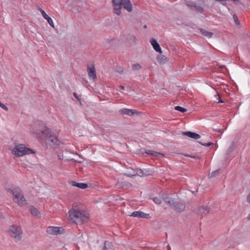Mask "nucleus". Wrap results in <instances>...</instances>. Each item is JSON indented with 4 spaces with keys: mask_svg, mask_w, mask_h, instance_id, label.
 <instances>
[{
    "mask_svg": "<svg viewBox=\"0 0 250 250\" xmlns=\"http://www.w3.org/2000/svg\"><path fill=\"white\" fill-rule=\"evenodd\" d=\"M32 132L37 138L45 140L50 146H59L61 144L57 136L44 124L41 125L39 129L33 130Z\"/></svg>",
    "mask_w": 250,
    "mask_h": 250,
    "instance_id": "nucleus-1",
    "label": "nucleus"
},
{
    "mask_svg": "<svg viewBox=\"0 0 250 250\" xmlns=\"http://www.w3.org/2000/svg\"><path fill=\"white\" fill-rule=\"evenodd\" d=\"M68 219L77 225L84 224L89 220V214L85 209L73 205L68 212Z\"/></svg>",
    "mask_w": 250,
    "mask_h": 250,
    "instance_id": "nucleus-2",
    "label": "nucleus"
},
{
    "mask_svg": "<svg viewBox=\"0 0 250 250\" xmlns=\"http://www.w3.org/2000/svg\"><path fill=\"white\" fill-rule=\"evenodd\" d=\"M163 199L165 202L171 207L175 211L181 212L183 211L186 208L185 203L179 199H174L166 196L163 197Z\"/></svg>",
    "mask_w": 250,
    "mask_h": 250,
    "instance_id": "nucleus-3",
    "label": "nucleus"
},
{
    "mask_svg": "<svg viewBox=\"0 0 250 250\" xmlns=\"http://www.w3.org/2000/svg\"><path fill=\"white\" fill-rule=\"evenodd\" d=\"M12 154L16 157H21L26 155L35 153L31 148L26 146L24 144H16L11 151Z\"/></svg>",
    "mask_w": 250,
    "mask_h": 250,
    "instance_id": "nucleus-4",
    "label": "nucleus"
},
{
    "mask_svg": "<svg viewBox=\"0 0 250 250\" xmlns=\"http://www.w3.org/2000/svg\"><path fill=\"white\" fill-rule=\"evenodd\" d=\"M8 232L15 241L17 242L21 240L22 230L21 227L16 225H11L8 228Z\"/></svg>",
    "mask_w": 250,
    "mask_h": 250,
    "instance_id": "nucleus-5",
    "label": "nucleus"
},
{
    "mask_svg": "<svg viewBox=\"0 0 250 250\" xmlns=\"http://www.w3.org/2000/svg\"><path fill=\"white\" fill-rule=\"evenodd\" d=\"M12 193L13 195V200L15 203L18 204L19 206L26 205V200L24 197L23 193L20 188H14L12 190Z\"/></svg>",
    "mask_w": 250,
    "mask_h": 250,
    "instance_id": "nucleus-6",
    "label": "nucleus"
},
{
    "mask_svg": "<svg viewBox=\"0 0 250 250\" xmlns=\"http://www.w3.org/2000/svg\"><path fill=\"white\" fill-rule=\"evenodd\" d=\"M185 4L192 11L198 12L202 14L204 12L203 8L195 2L190 0H186Z\"/></svg>",
    "mask_w": 250,
    "mask_h": 250,
    "instance_id": "nucleus-7",
    "label": "nucleus"
},
{
    "mask_svg": "<svg viewBox=\"0 0 250 250\" xmlns=\"http://www.w3.org/2000/svg\"><path fill=\"white\" fill-rule=\"evenodd\" d=\"M87 70L89 79L92 81H95L97 78V76L94 65L93 63L88 64L87 65Z\"/></svg>",
    "mask_w": 250,
    "mask_h": 250,
    "instance_id": "nucleus-8",
    "label": "nucleus"
},
{
    "mask_svg": "<svg viewBox=\"0 0 250 250\" xmlns=\"http://www.w3.org/2000/svg\"><path fill=\"white\" fill-rule=\"evenodd\" d=\"M122 0H112V4L113 6V11L115 14L120 15L121 14L122 8Z\"/></svg>",
    "mask_w": 250,
    "mask_h": 250,
    "instance_id": "nucleus-9",
    "label": "nucleus"
},
{
    "mask_svg": "<svg viewBox=\"0 0 250 250\" xmlns=\"http://www.w3.org/2000/svg\"><path fill=\"white\" fill-rule=\"evenodd\" d=\"M63 229L62 227H49L46 229V232L48 234L51 235H57L63 232Z\"/></svg>",
    "mask_w": 250,
    "mask_h": 250,
    "instance_id": "nucleus-10",
    "label": "nucleus"
},
{
    "mask_svg": "<svg viewBox=\"0 0 250 250\" xmlns=\"http://www.w3.org/2000/svg\"><path fill=\"white\" fill-rule=\"evenodd\" d=\"M38 10L42 13V17L47 21L48 23L53 28H54V24L53 21L52 19L49 17L45 12L41 8H38Z\"/></svg>",
    "mask_w": 250,
    "mask_h": 250,
    "instance_id": "nucleus-11",
    "label": "nucleus"
},
{
    "mask_svg": "<svg viewBox=\"0 0 250 250\" xmlns=\"http://www.w3.org/2000/svg\"><path fill=\"white\" fill-rule=\"evenodd\" d=\"M122 6L125 9L129 12L132 11V5L131 2L129 0H122Z\"/></svg>",
    "mask_w": 250,
    "mask_h": 250,
    "instance_id": "nucleus-12",
    "label": "nucleus"
},
{
    "mask_svg": "<svg viewBox=\"0 0 250 250\" xmlns=\"http://www.w3.org/2000/svg\"><path fill=\"white\" fill-rule=\"evenodd\" d=\"M131 216L135 217L142 218H148L149 217V214L145 213L141 211H134L132 213Z\"/></svg>",
    "mask_w": 250,
    "mask_h": 250,
    "instance_id": "nucleus-13",
    "label": "nucleus"
},
{
    "mask_svg": "<svg viewBox=\"0 0 250 250\" xmlns=\"http://www.w3.org/2000/svg\"><path fill=\"white\" fill-rule=\"evenodd\" d=\"M182 134L195 140L199 139L201 137L199 134L190 131L183 132Z\"/></svg>",
    "mask_w": 250,
    "mask_h": 250,
    "instance_id": "nucleus-14",
    "label": "nucleus"
},
{
    "mask_svg": "<svg viewBox=\"0 0 250 250\" xmlns=\"http://www.w3.org/2000/svg\"><path fill=\"white\" fill-rule=\"evenodd\" d=\"M150 42L154 49L156 51L159 52L160 54L162 53L160 46L155 39H151Z\"/></svg>",
    "mask_w": 250,
    "mask_h": 250,
    "instance_id": "nucleus-15",
    "label": "nucleus"
},
{
    "mask_svg": "<svg viewBox=\"0 0 250 250\" xmlns=\"http://www.w3.org/2000/svg\"><path fill=\"white\" fill-rule=\"evenodd\" d=\"M29 210L30 211L31 214L37 218H40L41 217V215L39 211L37 208H35L34 206H31L29 207Z\"/></svg>",
    "mask_w": 250,
    "mask_h": 250,
    "instance_id": "nucleus-16",
    "label": "nucleus"
},
{
    "mask_svg": "<svg viewBox=\"0 0 250 250\" xmlns=\"http://www.w3.org/2000/svg\"><path fill=\"white\" fill-rule=\"evenodd\" d=\"M209 210L207 207L203 206L199 208L198 213L201 214L202 216L206 215L209 212Z\"/></svg>",
    "mask_w": 250,
    "mask_h": 250,
    "instance_id": "nucleus-17",
    "label": "nucleus"
},
{
    "mask_svg": "<svg viewBox=\"0 0 250 250\" xmlns=\"http://www.w3.org/2000/svg\"><path fill=\"white\" fill-rule=\"evenodd\" d=\"M137 41L136 37L133 35H129L126 37V42L130 44L135 43Z\"/></svg>",
    "mask_w": 250,
    "mask_h": 250,
    "instance_id": "nucleus-18",
    "label": "nucleus"
},
{
    "mask_svg": "<svg viewBox=\"0 0 250 250\" xmlns=\"http://www.w3.org/2000/svg\"><path fill=\"white\" fill-rule=\"evenodd\" d=\"M134 110L123 108L120 110L119 112L123 115H132L134 114Z\"/></svg>",
    "mask_w": 250,
    "mask_h": 250,
    "instance_id": "nucleus-19",
    "label": "nucleus"
},
{
    "mask_svg": "<svg viewBox=\"0 0 250 250\" xmlns=\"http://www.w3.org/2000/svg\"><path fill=\"white\" fill-rule=\"evenodd\" d=\"M72 185L74 187H78L81 189H85L88 187V185L85 183H77L74 181L72 182Z\"/></svg>",
    "mask_w": 250,
    "mask_h": 250,
    "instance_id": "nucleus-20",
    "label": "nucleus"
},
{
    "mask_svg": "<svg viewBox=\"0 0 250 250\" xmlns=\"http://www.w3.org/2000/svg\"><path fill=\"white\" fill-rule=\"evenodd\" d=\"M157 59L159 63L161 64H164L168 61L167 58L163 55H158Z\"/></svg>",
    "mask_w": 250,
    "mask_h": 250,
    "instance_id": "nucleus-21",
    "label": "nucleus"
},
{
    "mask_svg": "<svg viewBox=\"0 0 250 250\" xmlns=\"http://www.w3.org/2000/svg\"><path fill=\"white\" fill-rule=\"evenodd\" d=\"M102 250H114L112 245L110 242L105 241L104 243V246Z\"/></svg>",
    "mask_w": 250,
    "mask_h": 250,
    "instance_id": "nucleus-22",
    "label": "nucleus"
},
{
    "mask_svg": "<svg viewBox=\"0 0 250 250\" xmlns=\"http://www.w3.org/2000/svg\"><path fill=\"white\" fill-rule=\"evenodd\" d=\"M200 32L201 33V34L203 35V36H205L207 37H208L209 38H210L212 37V35H213V33L210 32H209V31H208L205 29H200Z\"/></svg>",
    "mask_w": 250,
    "mask_h": 250,
    "instance_id": "nucleus-23",
    "label": "nucleus"
},
{
    "mask_svg": "<svg viewBox=\"0 0 250 250\" xmlns=\"http://www.w3.org/2000/svg\"><path fill=\"white\" fill-rule=\"evenodd\" d=\"M142 68L141 64L139 63H134L132 65V69L134 71H138Z\"/></svg>",
    "mask_w": 250,
    "mask_h": 250,
    "instance_id": "nucleus-24",
    "label": "nucleus"
},
{
    "mask_svg": "<svg viewBox=\"0 0 250 250\" xmlns=\"http://www.w3.org/2000/svg\"><path fill=\"white\" fill-rule=\"evenodd\" d=\"M174 109L176 110H177V111H180L182 113H184V112H185L187 111V109L185 108H183L181 106H176L175 107Z\"/></svg>",
    "mask_w": 250,
    "mask_h": 250,
    "instance_id": "nucleus-25",
    "label": "nucleus"
},
{
    "mask_svg": "<svg viewBox=\"0 0 250 250\" xmlns=\"http://www.w3.org/2000/svg\"><path fill=\"white\" fill-rule=\"evenodd\" d=\"M219 171L220 170L219 169H218V170H215L213 172H212V173L209 174V177L210 178H212V177H216L217 175H218L219 173Z\"/></svg>",
    "mask_w": 250,
    "mask_h": 250,
    "instance_id": "nucleus-26",
    "label": "nucleus"
},
{
    "mask_svg": "<svg viewBox=\"0 0 250 250\" xmlns=\"http://www.w3.org/2000/svg\"><path fill=\"white\" fill-rule=\"evenodd\" d=\"M154 203L156 204H160L162 203L161 199L160 198L158 197H155L153 199Z\"/></svg>",
    "mask_w": 250,
    "mask_h": 250,
    "instance_id": "nucleus-27",
    "label": "nucleus"
},
{
    "mask_svg": "<svg viewBox=\"0 0 250 250\" xmlns=\"http://www.w3.org/2000/svg\"><path fill=\"white\" fill-rule=\"evenodd\" d=\"M163 155V154L156 152V151H153L152 156H156V157H161Z\"/></svg>",
    "mask_w": 250,
    "mask_h": 250,
    "instance_id": "nucleus-28",
    "label": "nucleus"
},
{
    "mask_svg": "<svg viewBox=\"0 0 250 250\" xmlns=\"http://www.w3.org/2000/svg\"><path fill=\"white\" fill-rule=\"evenodd\" d=\"M163 155V154L156 152V151H153L152 156H156V157H161Z\"/></svg>",
    "mask_w": 250,
    "mask_h": 250,
    "instance_id": "nucleus-29",
    "label": "nucleus"
},
{
    "mask_svg": "<svg viewBox=\"0 0 250 250\" xmlns=\"http://www.w3.org/2000/svg\"><path fill=\"white\" fill-rule=\"evenodd\" d=\"M199 143L202 146H207V147H208V146H210L211 145H213V143H201V142H199Z\"/></svg>",
    "mask_w": 250,
    "mask_h": 250,
    "instance_id": "nucleus-30",
    "label": "nucleus"
},
{
    "mask_svg": "<svg viewBox=\"0 0 250 250\" xmlns=\"http://www.w3.org/2000/svg\"><path fill=\"white\" fill-rule=\"evenodd\" d=\"M0 107L2 108L3 110H5L6 111H7L8 110V107L2 103L0 105Z\"/></svg>",
    "mask_w": 250,
    "mask_h": 250,
    "instance_id": "nucleus-31",
    "label": "nucleus"
},
{
    "mask_svg": "<svg viewBox=\"0 0 250 250\" xmlns=\"http://www.w3.org/2000/svg\"><path fill=\"white\" fill-rule=\"evenodd\" d=\"M233 19L235 21L236 23L237 24H239V22L238 21V19L237 16L235 14H234L233 15Z\"/></svg>",
    "mask_w": 250,
    "mask_h": 250,
    "instance_id": "nucleus-32",
    "label": "nucleus"
},
{
    "mask_svg": "<svg viewBox=\"0 0 250 250\" xmlns=\"http://www.w3.org/2000/svg\"><path fill=\"white\" fill-rule=\"evenodd\" d=\"M217 96L218 97V102H217V103H224V102L221 100L220 95L219 94H218Z\"/></svg>",
    "mask_w": 250,
    "mask_h": 250,
    "instance_id": "nucleus-33",
    "label": "nucleus"
},
{
    "mask_svg": "<svg viewBox=\"0 0 250 250\" xmlns=\"http://www.w3.org/2000/svg\"><path fill=\"white\" fill-rule=\"evenodd\" d=\"M153 151L152 150H147L146 151V153L148 155H152Z\"/></svg>",
    "mask_w": 250,
    "mask_h": 250,
    "instance_id": "nucleus-34",
    "label": "nucleus"
},
{
    "mask_svg": "<svg viewBox=\"0 0 250 250\" xmlns=\"http://www.w3.org/2000/svg\"><path fill=\"white\" fill-rule=\"evenodd\" d=\"M73 95L78 100H80L79 97L76 93H74Z\"/></svg>",
    "mask_w": 250,
    "mask_h": 250,
    "instance_id": "nucleus-35",
    "label": "nucleus"
},
{
    "mask_svg": "<svg viewBox=\"0 0 250 250\" xmlns=\"http://www.w3.org/2000/svg\"><path fill=\"white\" fill-rule=\"evenodd\" d=\"M233 147H230L227 154H229L230 152H231L233 150Z\"/></svg>",
    "mask_w": 250,
    "mask_h": 250,
    "instance_id": "nucleus-36",
    "label": "nucleus"
},
{
    "mask_svg": "<svg viewBox=\"0 0 250 250\" xmlns=\"http://www.w3.org/2000/svg\"><path fill=\"white\" fill-rule=\"evenodd\" d=\"M214 130L217 132H222V129H214Z\"/></svg>",
    "mask_w": 250,
    "mask_h": 250,
    "instance_id": "nucleus-37",
    "label": "nucleus"
},
{
    "mask_svg": "<svg viewBox=\"0 0 250 250\" xmlns=\"http://www.w3.org/2000/svg\"><path fill=\"white\" fill-rule=\"evenodd\" d=\"M119 88H120L122 90H124L125 89V87L123 85L119 86Z\"/></svg>",
    "mask_w": 250,
    "mask_h": 250,
    "instance_id": "nucleus-38",
    "label": "nucleus"
},
{
    "mask_svg": "<svg viewBox=\"0 0 250 250\" xmlns=\"http://www.w3.org/2000/svg\"><path fill=\"white\" fill-rule=\"evenodd\" d=\"M247 201L250 203V194L247 196Z\"/></svg>",
    "mask_w": 250,
    "mask_h": 250,
    "instance_id": "nucleus-39",
    "label": "nucleus"
},
{
    "mask_svg": "<svg viewBox=\"0 0 250 250\" xmlns=\"http://www.w3.org/2000/svg\"><path fill=\"white\" fill-rule=\"evenodd\" d=\"M4 217H3V215L2 214V213L0 212V219H2V218H3Z\"/></svg>",
    "mask_w": 250,
    "mask_h": 250,
    "instance_id": "nucleus-40",
    "label": "nucleus"
},
{
    "mask_svg": "<svg viewBox=\"0 0 250 250\" xmlns=\"http://www.w3.org/2000/svg\"><path fill=\"white\" fill-rule=\"evenodd\" d=\"M248 219L249 220H250V214L248 215Z\"/></svg>",
    "mask_w": 250,
    "mask_h": 250,
    "instance_id": "nucleus-41",
    "label": "nucleus"
},
{
    "mask_svg": "<svg viewBox=\"0 0 250 250\" xmlns=\"http://www.w3.org/2000/svg\"><path fill=\"white\" fill-rule=\"evenodd\" d=\"M232 1H237L238 2L239 1V0H231Z\"/></svg>",
    "mask_w": 250,
    "mask_h": 250,
    "instance_id": "nucleus-42",
    "label": "nucleus"
},
{
    "mask_svg": "<svg viewBox=\"0 0 250 250\" xmlns=\"http://www.w3.org/2000/svg\"><path fill=\"white\" fill-rule=\"evenodd\" d=\"M146 27H147V26H146V25H145L144 26V28H146Z\"/></svg>",
    "mask_w": 250,
    "mask_h": 250,
    "instance_id": "nucleus-43",
    "label": "nucleus"
},
{
    "mask_svg": "<svg viewBox=\"0 0 250 250\" xmlns=\"http://www.w3.org/2000/svg\"><path fill=\"white\" fill-rule=\"evenodd\" d=\"M168 250H170V247L168 246Z\"/></svg>",
    "mask_w": 250,
    "mask_h": 250,
    "instance_id": "nucleus-44",
    "label": "nucleus"
},
{
    "mask_svg": "<svg viewBox=\"0 0 250 250\" xmlns=\"http://www.w3.org/2000/svg\"><path fill=\"white\" fill-rule=\"evenodd\" d=\"M1 104H2V103L0 102V105H1Z\"/></svg>",
    "mask_w": 250,
    "mask_h": 250,
    "instance_id": "nucleus-45",
    "label": "nucleus"
}]
</instances>
